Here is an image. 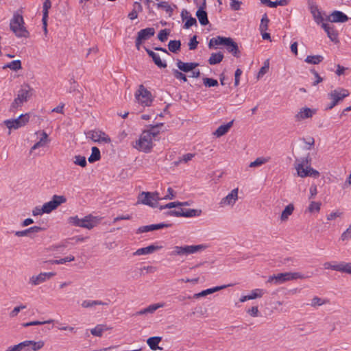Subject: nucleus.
Instances as JSON below:
<instances>
[{"label":"nucleus","mask_w":351,"mask_h":351,"mask_svg":"<svg viewBox=\"0 0 351 351\" xmlns=\"http://www.w3.org/2000/svg\"><path fill=\"white\" fill-rule=\"evenodd\" d=\"M10 28L18 38H27L29 36V32L25 27L23 17L19 12L14 13L10 22Z\"/></svg>","instance_id":"obj_1"},{"label":"nucleus","mask_w":351,"mask_h":351,"mask_svg":"<svg viewBox=\"0 0 351 351\" xmlns=\"http://www.w3.org/2000/svg\"><path fill=\"white\" fill-rule=\"evenodd\" d=\"M306 276L300 272H285L279 273L276 275L269 276L266 281V284L273 285H279L287 281H291L297 279H304Z\"/></svg>","instance_id":"obj_2"},{"label":"nucleus","mask_w":351,"mask_h":351,"mask_svg":"<svg viewBox=\"0 0 351 351\" xmlns=\"http://www.w3.org/2000/svg\"><path fill=\"white\" fill-rule=\"evenodd\" d=\"M161 199L158 192H141L137 198V204L149 206L152 208L158 206V201Z\"/></svg>","instance_id":"obj_3"},{"label":"nucleus","mask_w":351,"mask_h":351,"mask_svg":"<svg viewBox=\"0 0 351 351\" xmlns=\"http://www.w3.org/2000/svg\"><path fill=\"white\" fill-rule=\"evenodd\" d=\"M43 341H25L13 347L9 348L6 351H37L44 346Z\"/></svg>","instance_id":"obj_4"},{"label":"nucleus","mask_w":351,"mask_h":351,"mask_svg":"<svg viewBox=\"0 0 351 351\" xmlns=\"http://www.w3.org/2000/svg\"><path fill=\"white\" fill-rule=\"evenodd\" d=\"M69 223L78 227L84 228L88 230L93 228L97 224L96 217L87 215L84 218H79L77 216L71 217L68 219Z\"/></svg>","instance_id":"obj_5"},{"label":"nucleus","mask_w":351,"mask_h":351,"mask_svg":"<svg viewBox=\"0 0 351 351\" xmlns=\"http://www.w3.org/2000/svg\"><path fill=\"white\" fill-rule=\"evenodd\" d=\"M152 140L153 138H151L150 134L147 132L143 131L141 134L139 139L135 142V144L133 146L138 151L148 153L151 151L153 147Z\"/></svg>","instance_id":"obj_6"},{"label":"nucleus","mask_w":351,"mask_h":351,"mask_svg":"<svg viewBox=\"0 0 351 351\" xmlns=\"http://www.w3.org/2000/svg\"><path fill=\"white\" fill-rule=\"evenodd\" d=\"M135 98L137 102L143 106H150L153 101L151 92L142 84L138 86V89L135 93Z\"/></svg>","instance_id":"obj_7"},{"label":"nucleus","mask_w":351,"mask_h":351,"mask_svg":"<svg viewBox=\"0 0 351 351\" xmlns=\"http://www.w3.org/2000/svg\"><path fill=\"white\" fill-rule=\"evenodd\" d=\"M206 248L204 245L175 246L171 252V256H184L196 253Z\"/></svg>","instance_id":"obj_8"},{"label":"nucleus","mask_w":351,"mask_h":351,"mask_svg":"<svg viewBox=\"0 0 351 351\" xmlns=\"http://www.w3.org/2000/svg\"><path fill=\"white\" fill-rule=\"evenodd\" d=\"M31 88L28 85H24L19 90L17 97L14 99L11 105L12 109L17 108L18 107L23 105L24 102H26L28 98L30 97Z\"/></svg>","instance_id":"obj_9"},{"label":"nucleus","mask_w":351,"mask_h":351,"mask_svg":"<svg viewBox=\"0 0 351 351\" xmlns=\"http://www.w3.org/2000/svg\"><path fill=\"white\" fill-rule=\"evenodd\" d=\"M28 114H21L17 119L4 121V124L9 130H16L24 126L29 121Z\"/></svg>","instance_id":"obj_10"},{"label":"nucleus","mask_w":351,"mask_h":351,"mask_svg":"<svg viewBox=\"0 0 351 351\" xmlns=\"http://www.w3.org/2000/svg\"><path fill=\"white\" fill-rule=\"evenodd\" d=\"M239 189L236 188L232 189L226 197H223L219 202L220 207L224 208L226 206L232 207L238 200Z\"/></svg>","instance_id":"obj_11"},{"label":"nucleus","mask_w":351,"mask_h":351,"mask_svg":"<svg viewBox=\"0 0 351 351\" xmlns=\"http://www.w3.org/2000/svg\"><path fill=\"white\" fill-rule=\"evenodd\" d=\"M87 137L97 143H110V138L101 130H91L87 133Z\"/></svg>","instance_id":"obj_12"},{"label":"nucleus","mask_w":351,"mask_h":351,"mask_svg":"<svg viewBox=\"0 0 351 351\" xmlns=\"http://www.w3.org/2000/svg\"><path fill=\"white\" fill-rule=\"evenodd\" d=\"M53 276H55V273L53 272L40 273L37 276H32L29 278V283L32 285L36 286L45 282L47 280L50 279Z\"/></svg>","instance_id":"obj_13"},{"label":"nucleus","mask_w":351,"mask_h":351,"mask_svg":"<svg viewBox=\"0 0 351 351\" xmlns=\"http://www.w3.org/2000/svg\"><path fill=\"white\" fill-rule=\"evenodd\" d=\"M348 95V90L342 88L335 89L328 95L330 99L335 101L337 104Z\"/></svg>","instance_id":"obj_14"},{"label":"nucleus","mask_w":351,"mask_h":351,"mask_svg":"<svg viewBox=\"0 0 351 351\" xmlns=\"http://www.w3.org/2000/svg\"><path fill=\"white\" fill-rule=\"evenodd\" d=\"M316 113L315 109H312L308 107H304L295 114L294 119L295 121H301L306 119L311 118Z\"/></svg>","instance_id":"obj_15"},{"label":"nucleus","mask_w":351,"mask_h":351,"mask_svg":"<svg viewBox=\"0 0 351 351\" xmlns=\"http://www.w3.org/2000/svg\"><path fill=\"white\" fill-rule=\"evenodd\" d=\"M307 4L315 21L317 24H319L322 22H323L324 18L322 17V14L319 10L318 9L316 3L313 0H308Z\"/></svg>","instance_id":"obj_16"},{"label":"nucleus","mask_w":351,"mask_h":351,"mask_svg":"<svg viewBox=\"0 0 351 351\" xmlns=\"http://www.w3.org/2000/svg\"><path fill=\"white\" fill-rule=\"evenodd\" d=\"M224 47L234 57L239 58L240 56L241 51L239 49L238 44L232 38L228 37Z\"/></svg>","instance_id":"obj_17"},{"label":"nucleus","mask_w":351,"mask_h":351,"mask_svg":"<svg viewBox=\"0 0 351 351\" xmlns=\"http://www.w3.org/2000/svg\"><path fill=\"white\" fill-rule=\"evenodd\" d=\"M326 20L331 23H345L348 21V17L342 12L335 10L327 17Z\"/></svg>","instance_id":"obj_18"},{"label":"nucleus","mask_w":351,"mask_h":351,"mask_svg":"<svg viewBox=\"0 0 351 351\" xmlns=\"http://www.w3.org/2000/svg\"><path fill=\"white\" fill-rule=\"evenodd\" d=\"M322 28L327 33L328 37L330 40L334 43H338V32L335 29L333 26L330 25L329 24L323 23L322 24Z\"/></svg>","instance_id":"obj_19"},{"label":"nucleus","mask_w":351,"mask_h":351,"mask_svg":"<svg viewBox=\"0 0 351 351\" xmlns=\"http://www.w3.org/2000/svg\"><path fill=\"white\" fill-rule=\"evenodd\" d=\"M176 65L179 70L188 73L195 69L199 64L197 62H184L180 60H177Z\"/></svg>","instance_id":"obj_20"},{"label":"nucleus","mask_w":351,"mask_h":351,"mask_svg":"<svg viewBox=\"0 0 351 351\" xmlns=\"http://www.w3.org/2000/svg\"><path fill=\"white\" fill-rule=\"evenodd\" d=\"M155 34V29L154 27H147L143 29L140 30L138 32L137 37L139 40H142V42H145L149 40L152 36H153Z\"/></svg>","instance_id":"obj_21"},{"label":"nucleus","mask_w":351,"mask_h":351,"mask_svg":"<svg viewBox=\"0 0 351 351\" xmlns=\"http://www.w3.org/2000/svg\"><path fill=\"white\" fill-rule=\"evenodd\" d=\"M145 50L147 53V54L152 58L156 66L159 68H166L167 63L161 60L160 57L158 53H154L153 51L147 49V47H144Z\"/></svg>","instance_id":"obj_22"},{"label":"nucleus","mask_w":351,"mask_h":351,"mask_svg":"<svg viewBox=\"0 0 351 351\" xmlns=\"http://www.w3.org/2000/svg\"><path fill=\"white\" fill-rule=\"evenodd\" d=\"M171 226V225L170 223H158V224H152V225L140 227L138 228V232H149V231L159 230V229H161L163 228H168V227H170Z\"/></svg>","instance_id":"obj_23"},{"label":"nucleus","mask_w":351,"mask_h":351,"mask_svg":"<svg viewBox=\"0 0 351 351\" xmlns=\"http://www.w3.org/2000/svg\"><path fill=\"white\" fill-rule=\"evenodd\" d=\"M40 140L31 147L30 153L39 147H45L50 141L48 134L45 131L40 132Z\"/></svg>","instance_id":"obj_24"},{"label":"nucleus","mask_w":351,"mask_h":351,"mask_svg":"<svg viewBox=\"0 0 351 351\" xmlns=\"http://www.w3.org/2000/svg\"><path fill=\"white\" fill-rule=\"evenodd\" d=\"M162 247L159 245H151L145 247L138 249L135 252L134 255H145L152 254L154 252L161 249Z\"/></svg>","instance_id":"obj_25"},{"label":"nucleus","mask_w":351,"mask_h":351,"mask_svg":"<svg viewBox=\"0 0 351 351\" xmlns=\"http://www.w3.org/2000/svg\"><path fill=\"white\" fill-rule=\"evenodd\" d=\"M164 306H165L164 303H157V304H151L149 306H147V308H145L136 312V315H142L148 314V313H154L157 309H158L159 308H162Z\"/></svg>","instance_id":"obj_26"},{"label":"nucleus","mask_w":351,"mask_h":351,"mask_svg":"<svg viewBox=\"0 0 351 351\" xmlns=\"http://www.w3.org/2000/svg\"><path fill=\"white\" fill-rule=\"evenodd\" d=\"M228 38V37H223L221 36L213 37L210 40L208 43V48L213 49L215 48L216 46L219 45L224 46Z\"/></svg>","instance_id":"obj_27"},{"label":"nucleus","mask_w":351,"mask_h":351,"mask_svg":"<svg viewBox=\"0 0 351 351\" xmlns=\"http://www.w3.org/2000/svg\"><path fill=\"white\" fill-rule=\"evenodd\" d=\"M233 124V121L228 122L225 125H220L214 132L213 135L217 137H221L223 135L226 134L229 130L231 128Z\"/></svg>","instance_id":"obj_28"},{"label":"nucleus","mask_w":351,"mask_h":351,"mask_svg":"<svg viewBox=\"0 0 351 351\" xmlns=\"http://www.w3.org/2000/svg\"><path fill=\"white\" fill-rule=\"evenodd\" d=\"M161 337H152L147 340V343L152 350H162V348L158 346V343L161 341Z\"/></svg>","instance_id":"obj_29"},{"label":"nucleus","mask_w":351,"mask_h":351,"mask_svg":"<svg viewBox=\"0 0 351 351\" xmlns=\"http://www.w3.org/2000/svg\"><path fill=\"white\" fill-rule=\"evenodd\" d=\"M42 230L43 228L41 227L33 226L24 230L16 231L15 232V235L17 237H25L27 236L29 233H37Z\"/></svg>","instance_id":"obj_30"},{"label":"nucleus","mask_w":351,"mask_h":351,"mask_svg":"<svg viewBox=\"0 0 351 351\" xmlns=\"http://www.w3.org/2000/svg\"><path fill=\"white\" fill-rule=\"evenodd\" d=\"M111 329L110 327L104 324H98L94 328L90 330V333L95 337H101L103 332Z\"/></svg>","instance_id":"obj_31"},{"label":"nucleus","mask_w":351,"mask_h":351,"mask_svg":"<svg viewBox=\"0 0 351 351\" xmlns=\"http://www.w3.org/2000/svg\"><path fill=\"white\" fill-rule=\"evenodd\" d=\"M196 16L197 17L199 23L202 25H206L208 24V19L207 16V13L206 11L203 10L202 8H199L196 12Z\"/></svg>","instance_id":"obj_32"},{"label":"nucleus","mask_w":351,"mask_h":351,"mask_svg":"<svg viewBox=\"0 0 351 351\" xmlns=\"http://www.w3.org/2000/svg\"><path fill=\"white\" fill-rule=\"evenodd\" d=\"M223 59V54L221 52L212 53L208 60L209 64L215 65L220 63Z\"/></svg>","instance_id":"obj_33"},{"label":"nucleus","mask_w":351,"mask_h":351,"mask_svg":"<svg viewBox=\"0 0 351 351\" xmlns=\"http://www.w3.org/2000/svg\"><path fill=\"white\" fill-rule=\"evenodd\" d=\"M293 210L294 206L293 204L287 205L281 213L280 220L282 221H286L289 219V217L292 215Z\"/></svg>","instance_id":"obj_34"},{"label":"nucleus","mask_w":351,"mask_h":351,"mask_svg":"<svg viewBox=\"0 0 351 351\" xmlns=\"http://www.w3.org/2000/svg\"><path fill=\"white\" fill-rule=\"evenodd\" d=\"M66 202V199L63 195H54L51 200L49 201L52 206L56 209L60 205Z\"/></svg>","instance_id":"obj_35"},{"label":"nucleus","mask_w":351,"mask_h":351,"mask_svg":"<svg viewBox=\"0 0 351 351\" xmlns=\"http://www.w3.org/2000/svg\"><path fill=\"white\" fill-rule=\"evenodd\" d=\"M271 160V157H258L254 161L251 162L249 165V167L251 168L260 167L267 162H268Z\"/></svg>","instance_id":"obj_36"},{"label":"nucleus","mask_w":351,"mask_h":351,"mask_svg":"<svg viewBox=\"0 0 351 351\" xmlns=\"http://www.w3.org/2000/svg\"><path fill=\"white\" fill-rule=\"evenodd\" d=\"M163 125L162 123H157L154 125H151L149 130H145L149 134H150L151 138H154L156 136L158 135L160 133L159 128Z\"/></svg>","instance_id":"obj_37"},{"label":"nucleus","mask_w":351,"mask_h":351,"mask_svg":"<svg viewBox=\"0 0 351 351\" xmlns=\"http://www.w3.org/2000/svg\"><path fill=\"white\" fill-rule=\"evenodd\" d=\"M182 217H198L202 214L201 210L197 209H188L186 210H184L182 209Z\"/></svg>","instance_id":"obj_38"},{"label":"nucleus","mask_w":351,"mask_h":351,"mask_svg":"<svg viewBox=\"0 0 351 351\" xmlns=\"http://www.w3.org/2000/svg\"><path fill=\"white\" fill-rule=\"evenodd\" d=\"M92 153L88 157V160L89 162L93 163L99 160L101 158L100 151L97 147H93Z\"/></svg>","instance_id":"obj_39"},{"label":"nucleus","mask_w":351,"mask_h":351,"mask_svg":"<svg viewBox=\"0 0 351 351\" xmlns=\"http://www.w3.org/2000/svg\"><path fill=\"white\" fill-rule=\"evenodd\" d=\"M323 60L324 58L321 55L308 56L305 59V62L308 64H318Z\"/></svg>","instance_id":"obj_40"},{"label":"nucleus","mask_w":351,"mask_h":351,"mask_svg":"<svg viewBox=\"0 0 351 351\" xmlns=\"http://www.w3.org/2000/svg\"><path fill=\"white\" fill-rule=\"evenodd\" d=\"M328 302H329V300L327 299H324V298H319L317 296H315L312 298L310 305L312 307L316 308L317 306H320L324 304H326Z\"/></svg>","instance_id":"obj_41"},{"label":"nucleus","mask_w":351,"mask_h":351,"mask_svg":"<svg viewBox=\"0 0 351 351\" xmlns=\"http://www.w3.org/2000/svg\"><path fill=\"white\" fill-rule=\"evenodd\" d=\"M266 293V291L263 289H255L248 295L250 300H254L262 298Z\"/></svg>","instance_id":"obj_42"},{"label":"nucleus","mask_w":351,"mask_h":351,"mask_svg":"<svg viewBox=\"0 0 351 351\" xmlns=\"http://www.w3.org/2000/svg\"><path fill=\"white\" fill-rule=\"evenodd\" d=\"M106 303L103 302L100 300H84L82 302V306L83 308H90L96 305H106Z\"/></svg>","instance_id":"obj_43"},{"label":"nucleus","mask_w":351,"mask_h":351,"mask_svg":"<svg viewBox=\"0 0 351 351\" xmlns=\"http://www.w3.org/2000/svg\"><path fill=\"white\" fill-rule=\"evenodd\" d=\"M181 43L180 40H170L168 44V49L170 51L173 53H178L180 49Z\"/></svg>","instance_id":"obj_44"},{"label":"nucleus","mask_w":351,"mask_h":351,"mask_svg":"<svg viewBox=\"0 0 351 351\" xmlns=\"http://www.w3.org/2000/svg\"><path fill=\"white\" fill-rule=\"evenodd\" d=\"M9 68L10 69L16 71L22 68L21 66V62L19 60L12 61L11 62L4 65L3 66V69H7Z\"/></svg>","instance_id":"obj_45"},{"label":"nucleus","mask_w":351,"mask_h":351,"mask_svg":"<svg viewBox=\"0 0 351 351\" xmlns=\"http://www.w3.org/2000/svg\"><path fill=\"white\" fill-rule=\"evenodd\" d=\"M322 203L320 202L312 201L310 202L309 206L307 208V211L311 213H319L321 209Z\"/></svg>","instance_id":"obj_46"},{"label":"nucleus","mask_w":351,"mask_h":351,"mask_svg":"<svg viewBox=\"0 0 351 351\" xmlns=\"http://www.w3.org/2000/svg\"><path fill=\"white\" fill-rule=\"evenodd\" d=\"M296 170L298 176L301 178H304L308 176V167H306V168H304V165L302 164H298L296 166Z\"/></svg>","instance_id":"obj_47"},{"label":"nucleus","mask_w":351,"mask_h":351,"mask_svg":"<svg viewBox=\"0 0 351 351\" xmlns=\"http://www.w3.org/2000/svg\"><path fill=\"white\" fill-rule=\"evenodd\" d=\"M73 162L76 165H79L82 167H85L87 165L86 158L84 156L78 155L73 158Z\"/></svg>","instance_id":"obj_48"},{"label":"nucleus","mask_w":351,"mask_h":351,"mask_svg":"<svg viewBox=\"0 0 351 351\" xmlns=\"http://www.w3.org/2000/svg\"><path fill=\"white\" fill-rule=\"evenodd\" d=\"M269 22V20L267 14H263V16L261 19L260 26H259V29H260L261 32H265L268 29Z\"/></svg>","instance_id":"obj_49"},{"label":"nucleus","mask_w":351,"mask_h":351,"mask_svg":"<svg viewBox=\"0 0 351 351\" xmlns=\"http://www.w3.org/2000/svg\"><path fill=\"white\" fill-rule=\"evenodd\" d=\"M269 60H266L264 62V65L260 69L257 78L259 79L262 77L267 71H269Z\"/></svg>","instance_id":"obj_50"},{"label":"nucleus","mask_w":351,"mask_h":351,"mask_svg":"<svg viewBox=\"0 0 351 351\" xmlns=\"http://www.w3.org/2000/svg\"><path fill=\"white\" fill-rule=\"evenodd\" d=\"M339 271L351 274V263H340Z\"/></svg>","instance_id":"obj_51"},{"label":"nucleus","mask_w":351,"mask_h":351,"mask_svg":"<svg viewBox=\"0 0 351 351\" xmlns=\"http://www.w3.org/2000/svg\"><path fill=\"white\" fill-rule=\"evenodd\" d=\"M204 85L206 87H213L218 86V82L217 80L208 77L203 78Z\"/></svg>","instance_id":"obj_52"},{"label":"nucleus","mask_w":351,"mask_h":351,"mask_svg":"<svg viewBox=\"0 0 351 351\" xmlns=\"http://www.w3.org/2000/svg\"><path fill=\"white\" fill-rule=\"evenodd\" d=\"M53 322H54L53 319H49V320L44 321V322L33 321V322H27V323L23 324V326L28 327L30 326L43 325V324H51V323H53Z\"/></svg>","instance_id":"obj_53"},{"label":"nucleus","mask_w":351,"mask_h":351,"mask_svg":"<svg viewBox=\"0 0 351 351\" xmlns=\"http://www.w3.org/2000/svg\"><path fill=\"white\" fill-rule=\"evenodd\" d=\"M169 30L167 29H162L160 31L158 35V38L161 41V42H165L167 40L168 38V36L169 35Z\"/></svg>","instance_id":"obj_54"},{"label":"nucleus","mask_w":351,"mask_h":351,"mask_svg":"<svg viewBox=\"0 0 351 351\" xmlns=\"http://www.w3.org/2000/svg\"><path fill=\"white\" fill-rule=\"evenodd\" d=\"M51 7V3L50 0H45L43 3V17L48 18V12L49 10Z\"/></svg>","instance_id":"obj_55"},{"label":"nucleus","mask_w":351,"mask_h":351,"mask_svg":"<svg viewBox=\"0 0 351 351\" xmlns=\"http://www.w3.org/2000/svg\"><path fill=\"white\" fill-rule=\"evenodd\" d=\"M75 260V257L72 255L68 256L65 258H60L59 260H53L51 261V263L53 264H64L66 262H71Z\"/></svg>","instance_id":"obj_56"},{"label":"nucleus","mask_w":351,"mask_h":351,"mask_svg":"<svg viewBox=\"0 0 351 351\" xmlns=\"http://www.w3.org/2000/svg\"><path fill=\"white\" fill-rule=\"evenodd\" d=\"M230 286H231V285H221V286H217V287H215L213 288L206 289L205 291H206V294L208 295V294L213 293L216 291L222 290L223 289H226L227 287H229Z\"/></svg>","instance_id":"obj_57"},{"label":"nucleus","mask_w":351,"mask_h":351,"mask_svg":"<svg viewBox=\"0 0 351 351\" xmlns=\"http://www.w3.org/2000/svg\"><path fill=\"white\" fill-rule=\"evenodd\" d=\"M157 6L159 8L164 9L167 13H171L173 12V9L169 5V3L166 1H162L157 3Z\"/></svg>","instance_id":"obj_58"},{"label":"nucleus","mask_w":351,"mask_h":351,"mask_svg":"<svg viewBox=\"0 0 351 351\" xmlns=\"http://www.w3.org/2000/svg\"><path fill=\"white\" fill-rule=\"evenodd\" d=\"M173 75L178 80H182L184 82L187 81L186 76L184 73H182V72H180V71H178L177 69H173Z\"/></svg>","instance_id":"obj_59"},{"label":"nucleus","mask_w":351,"mask_h":351,"mask_svg":"<svg viewBox=\"0 0 351 351\" xmlns=\"http://www.w3.org/2000/svg\"><path fill=\"white\" fill-rule=\"evenodd\" d=\"M230 8L234 11H238L241 9V5L242 2L238 0H230Z\"/></svg>","instance_id":"obj_60"},{"label":"nucleus","mask_w":351,"mask_h":351,"mask_svg":"<svg viewBox=\"0 0 351 351\" xmlns=\"http://www.w3.org/2000/svg\"><path fill=\"white\" fill-rule=\"evenodd\" d=\"M195 156L194 154H186L182 156V158L176 162V164L180 163L182 162H187L189 160H192V158Z\"/></svg>","instance_id":"obj_61"},{"label":"nucleus","mask_w":351,"mask_h":351,"mask_svg":"<svg viewBox=\"0 0 351 351\" xmlns=\"http://www.w3.org/2000/svg\"><path fill=\"white\" fill-rule=\"evenodd\" d=\"M324 267L325 269H330L339 271V264L332 265L330 262H326L324 264Z\"/></svg>","instance_id":"obj_62"},{"label":"nucleus","mask_w":351,"mask_h":351,"mask_svg":"<svg viewBox=\"0 0 351 351\" xmlns=\"http://www.w3.org/2000/svg\"><path fill=\"white\" fill-rule=\"evenodd\" d=\"M196 24H197L196 19L192 16H189L186 20V22L184 23V28L188 29V28L191 27V26L196 25Z\"/></svg>","instance_id":"obj_63"},{"label":"nucleus","mask_w":351,"mask_h":351,"mask_svg":"<svg viewBox=\"0 0 351 351\" xmlns=\"http://www.w3.org/2000/svg\"><path fill=\"white\" fill-rule=\"evenodd\" d=\"M351 238V224L349 228L344 231L341 235V239L342 241H346Z\"/></svg>","instance_id":"obj_64"}]
</instances>
